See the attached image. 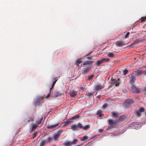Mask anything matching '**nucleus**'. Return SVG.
Here are the masks:
<instances>
[{"label": "nucleus", "instance_id": "a19ab883", "mask_svg": "<svg viewBox=\"0 0 146 146\" xmlns=\"http://www.w3.org/2000/svg\"><path fill=\"white\" fill-rule=\"evenodd\" d=\"M50 93H51V90H50L47 96L46 97V98H48L49 97L50 95Z\"/></svg>", "mask_w": 146, "mask_h": 146}, {"label": "nucleus", "instance_id": "0eeeda50", "mask_svg": "<svg viewBox=\"0 0 146 146\" xmlns=\"http://www.w3.org/2000/svg\"><path fill=\"white\" fill-rule=\"evenodd\" d=\"M59 123H57L51 125H48L47 128L48 129H54L58 125Z\"/></svg>", "mask_w": 146, "mask_h": 146}, {"label": "nucleus", "instance_id": "f03ea898", "mask_svg": "<svg viewBox=\"0 0 146 146\" xmlns=\"http://www.w3.org/2000/svg\"><path fill=\"white\" fill-rule=\"evenodd\" d=\"M109 125V127L110 128H112L115 127L116 125V121H113L112 119H109L108 120Z\"/></svg>", "mask_w": 146, "mask_h": 146}, {"label": "nucleus", "instance_id": "4d7b16f0", "mask_svg": "<svg viewBox=\"0 0 146 146\" xmlns=\"http://www.w3.org/2000/svg\"><path fill=\"white\" fill-rule=\"evenodd\" d=\"M29 121H30V120H28V122H29Z\"/></svg>", "mask_w": 146, "mask_h": 146}, {"label": "nucleus", "instance_id": "423d86ee", "mask_svg": "<svg viewBox=\"0 0 146 146\" xmlns=\"http://www.w3.org/2000/svg\"><path fill=\"white\" fill-rule=\"evenodd\" d=\"M73 121L70 118V119H68L66 121L64 122V126H67L68 125H70L71 123H73Z\"/></svg>", "mask_w": 146, "mask_h": 146}, {"label": "nucleus", "instance_id": "864d4df0", "mask_svg": "<svg viewBox=\"0 0 146 146\" xmlns=\"http://www.w3.org/2000/svg\"><path fill=\"white\" fill-rule=\"evenodd\" d=\"M34 135H35V136H34V137H35V136H36V133L34 134Z\"/></svg>", "mask_w": 146, "mask_h": 146}, {"label": "nucleus", "instance_id": "7ed1b4c3", "mask_svg": "<svg viewBox=\"0 0 146 146\" xmlns=\"http://www.w3.org/2000/svg\"><path fill=\"white\" fill-rule=\"evenodd\" d=\"M91 69V66H87L84 67L82 71V73L83 74H86Z\"/></svg>", "mask_w": 146, "mask_h": 146}, {"label": "nucleus", "instance_id": "6e6552de", "mask_svg": "<svg viewBox=\"0 0 146 146\" xmlns=\"http://www.w3.org/2000/svg\"><path fill=\"white\" fill-rule=\"evenodd\" d=\"M112 84H113V85H115V86H119L120 84L119 82V79H118L115 80H113L112 82Z\"/></svg>", "mask_w": 146, "mask_h": 146}, {"label": "nucleus", "instance_id": "5fc2aeb1", "mask_svg": "<svg viewBox=\"0 0 146 146\" xmlns=\"http://www.w3.org/2000/svg\"><path fill=\"white\" fill-rule=\"evenodd\" d=\"M90 53H91V52H90V53L89 54H88L87 55H86V56H87L88 55H89V54Z\"/></svg>", "mask_w": 146, "mask_h": 146}, {"label": "nucleus", "instance_id": "5701e85b", "mask_svg": "<svg viewBox=\"0 0 146 146\" xmlns=\"http://www.w3.org/2000/svg\"><path fill=\"white\" fill-rule=\"evenodd\" d=\"M38 125L36 123L34 125H33L32 127L31 131H33L35 130L38 127Z\"/></svg>", "mask_w": 146, "mask_h": 146}, {"label": "nucleus", "instance_id": "58836bf2", "mask_svg": "<svg viewBox=\"0 0 146 146\" xmlns=\"http://www.w3.org/2000/svg\"><path fill=\"white\" fill-rule=\"evenodd\" d=\"M144 109L143 108H141L139 109V110L141 112H143L144 111Z\"/></svg>", "mask_w": 146, "mask_h": 146}, {"label": "nucleus", "instance_id": "4468645a", "mask_svg": "<svg viewBox=\"0 0 146 146\" xmlns=\"http://www.w3.org/2000/svg\"><path fill=\"white\" fill-rule=\"evenodd\" d=\"M103 88V86L100 85H96L95 87V89L96 90H98L100 89H101Z\"/></svg>", "mask_w": 146, "mask_h": 146}, {"label": "nucleus", "instance_id": "9d476101", "mask_svg": "<svg viewBox=\"0 0 146 146\" xmlns=\"http://www.w3.org/2000/svg\"><path fill=\"white\" fill-rule=\"evenodd\" d=\"M42 98L41 97H40L35 102V105L36 106L38 105L39 104L40 102L42 100Z\"/></svg>", "mask_w": 146, "mask_h": 146}, {"label": "nucleus", "instance_id": "8fccbe9b", "mask_svg": "<svg viewBox=\"0 0 146 146\" xmlns=\"http://www.w3.org/2000/svg\"><path fill=\"white\" fill-rule=\"evenodd\" d=\"M128 37V32L127 33H126V34L125 35V38H127Z\"/></svg>", "mask_w": 146, "mask_h": 146}, {"label": "nucleus", "instance_id": "cd10ccee", "mask_svg": "<svg viewBox=\"0 0 146 146\" xmlns=\"http://www.w3.org/2000/svg\"><path fill=\"white\" fill-rule=\"evenodd\" d=\"M88 136H84L83 137L80 138V140L82 141H83L85 140L86 139H88Z\"/></svg>", "mask_w": 146, "mask_h": 146}, {"label": "nucleus", "instance_id": "7c9ffc66", "mask_svg": "<svg viewBox=\"0 0 146 146\" xmlns=\"http://www.w3.org/2000/svg\"><path fill=\"white\" fill-rule=\"evenodd\" d=\"M112 115L115 118H116L118 117V115L117 113L113 112L112 113Z\"/></svg>", "mask_w": 146, "mask_h": 146}, {"label": "nucleus", "instance_id": "a18cd8bd", "mask_svg": "<svg viewBox=\"0 0 146 146\" xmlns=\"http://www.w3.org/2000/svg\"><path fill=\"white\" fill-rule=\"evenodd\" d=\"M86 94L88 96H90L93 95V93H88Z\"/></svg>", "mask_w": 146, "mask_h": 146}, {"label": "nucleus", "instance_id": "39448f33", "mask_svg": "<svg viewBox=\"0 0 146 146\" xmlns=\"http://www.w3.org/2000/svg\"><path fill=\"white\" fill-rule=\"evenodd\" d=\"M132 92L136 94H138L140 93L139 90L134 85H133L131 88Z\"/></svg>", "mask_w": 146, "mask_h": 146}, {"label": "nucleus", "instance_id": "c756f323", "mask_svg": "<svg viewBox=\"0 0 146 146\" xmlns=\"http://www.w3.org/2000/svg\"><path fill=\"white\" fill-rule=\"evenodd\" d=\"M57 79L55 80V81L53 82L52 84V87L50 89V90H51L52 89L54 86V85L56 83V82L57 81Z\"/></svg>", "mask_w": 146, "mask_h": 146}, {"label": "nucleus", "instance_id": "49530a36", "mask_svg": "<svg viewBox=\"0 0 146 146\" xmlns=\"http://www.w3.org/2000/svg\"><path fill=\"white\" fill-rule=\"evenodd\" d=\"M143 91L145 94H146V88L143 90Z\"/></svg>", "mask_w": 146, "mask_h": 146}, {"label": "nucleus", "instance_id": "f3484780", "mask_svg": "<svg viewBox=\"0 0 146 146\" xmlns=\"http://www.w3.org/2000/svg\"><path fill=\"white\" fill-rule=\"evenodd\" d=\"M102 63L105 62H109L110 59L108 58H104L101 59Z\"/></svg>", "mask_w": 146, "mask_h": 146}, {"label": "nucleus", "instance_id": "79ce46f5", "mask_svg": "<svg viewBox=\"0 0 146 146\" xmlns=\"http://www.w3.org/2000/svg\"><path fill=\"white\" fill-rule=\"evenodd\" d=\"M52 139V138L50 137H49L47 140V143H49L51 142V140Z\"/></svg>", "mask_w": 146, "mask_h": 146}, {"label": "nucleus", "instance_id": "603ef678", "mask_svg": "<svg viewBox=\"0 0 146 146\" xmlns=\"http://www.w3.org/2000/svg\"><path fill=\"white\" fill-rule=\"evenodd\" d=\"M31 121H33L34 119H31Z\"/></svg>", "mask_w": 146, "mask_h": 146}, {"label": "nucleus", "instance_id": "2eb2a0df", "mask_svg": "<svg viewBox=\"0 0 146 146\" xmlns=\"http://www.w3.org/2000/svg\"><path fill=\"white\" fill-rule=\"evenodd\" d=\"M60 133L58 131L54 135V138L55 140L58 138L60 136Z\"/></svg>", "mask_w": 146, "mask_h": 146}, {"label": "nucleus", "instance_id": "2f4dec72", "mask_svg": "<svg viewBox=\"0 0 146 146\" xmlns=\"http://www.w3.org/2000/svg\"><path fill=\"white\" fill-rule=\"evenodd\" d=\"M94 76L93 75H92L90 76H88V78L87 79V80L90 81L91 80H92L93 79V77Z\"/></svg>", "mask_w": 146, "mask_h": 146}, {"label": "nucleus", "instance_id": "c85d7f7f", "mask_svg": "<svg viewBox=\"0 0 146 146\" xmlns=\"http://www.w3.org/2000/svg\"><path fill=\"white\" fill-rule=\"evenodd\" d=\"M123 105L125 107L128 106V99H126L125 100L124 102L123 103Z\"/></svg>", "mask_w": 146, "mask_h": 146}, {"label": "nucleus", "instance_id": "b1692460", "mask_svg": "<svg viewBox=\"0 0 146 146\" xmlns=\"http://www.w3.org/2000/svg\"><path fill=\"white\" fill-rule=\"evenodd\" d=\"M102 63V62L101 59L100 60H98L97 63L95 64L94 65H96L97 66H98Z\"/></svg>", "mask_w": 146, "mask_h": 146}, {"label": "nucleus", "instance_id": "f8f14e48", "mask_svg": "<svg viewBox=\"0 0 146 146\" xmlns=\"http://www.w3.org/2000/svg\"><path fill=\"white\" fill-rule=\"evenodd\" d=\"M71 129L73 131H76L78 130L77 125L76 124L72 125L71 126Z\"/></svg>", "mask_w": 146, "mask_h": 146}, {"label": "nucleus", "instance_id": "dca6fc26", "mask_svg": "<svg viewBox=\"0 0 146 146\" xmlns=\"http://www.w3.org/2000/svg\"><path fill=\"white\" fill-rule=\"evenodd\" d=\"M102 111L101 110H99L97 112L96 114L99 115L100 117H101L103 115V114H102Z\"/></svg>", "mask_w": 146, "mask_h": 146}, {"label": "nucleus", "instance_id": "412c9836", "mask_svg": "<svg viewBox=\"0 0 146 146\" xmlns=\"http://www.w3.org/2000/svg\"><path fill=\"white\" fill-rule=\"evenodd\" d=\"M133 100L131 99H128V106L131 105L134 103Z\"/></svg>", "mask_w": 146, "mask_h": 146}, {"label": "nucleus", "instance_id": "6ab92c4d", "mask_svg": "<svg viewBox=\"0 0 146 146\" xmlns=\"http://www.w3.org/2000/svg\"><path fill=\"white\" fill-rule=\"evenodd\" d=\"M72 145L71 142L70 141H67L64 143V146H71Z\"/></svg>", "mask_w": 146, "mask_h": 146}, {"label": "nucleus", "instance_id": "c9c22d12", "mask_svg": "<svg viewBox=\"0 0 146 146\" xmlns=\"http://www.w3.org/2000/svg\"><path fill=\"white\" fill-rule=\"evenodd\" d=\"M125 117V115H122L120 117L119 119L120 121H122L124 119Z\"/></svg>", "mask_w": 146, "mask_h": 146}, {"label": "nucleus", "instance_id": "a211bd4d", "mask_svg": "<svg viewBox=\"0 0 146 146\" xmlns=\"http://www.w3.org/2000/svg\"><path fill=\"white\" fill-rule=\"evenodd\" d=\"M81 59H78L75 62V64L77 66H78L80 63L82 62V61L81 60Z\"/></svg>", "mask_w": 146, "mask_h": 146}, {"label": "nucleus", "instance_id": "de8ad7c7", "mask_svg": "<svg viewBox=\"0 0 146 146\" xmlns=\"http://www.w3.org/2000/svg\"><path fill=\"white\" fill-rule=\"evenodd\" d=\"M98 131L100 132H102L103 131V130L102 129H100Z\"/></svg>", "mask_w": 146, "mask_h": 146}, {"label": "nucleus", "instance_id": "ea45409f", "mask_svg": "<svg viewBox=\"0 0 146 146\" xmlns=\"http://www.w3.org/2000/svg\"><path fill=\"white\" fill-rule=\"evenodd\" d=\"M140 112H141L139 111H137L136 114H137V116L138 117H140L141 116V114Z\"/></svg>", "mask_w": 146, "mask_h": 146}, {"label": "nucleus", "instance_id": "1a4fd4ad", "mask_svg": "<svg viewBox=\"0 0 146 146\" xmlns=\"http://www.w3.org/2000/svg\"><path fill=\"white\" fill-rule=\"evenodd\" d=\"M43 119V118L42 116L41 117H38V120L36 121V123L38 125L40 124L41 123Z\"/></svg>", "mask_w": 146, "mask_h": 146}, {"label": "nucleus", "instance_id": "393cba45", "mask_svg": "<svg viewBox=\"0 0 146 146\" xmlns=\"http://www.w3.org/2000/svg\"><path fill=\"white\" fill-rule=\"evenodd\" d=\"M46 141L45 140H42L41 141L40 143V146H43L45 145Z\"/></svg>", "mask_w": 146, "mask_h": 146}, {"label": "nucleus", "instance_id": "37998d69", "mask_svg": "<svg viewBox=\"0 0 146 146\" xmlns=\"http://www.w3.org/2000/svg\"><path fill=\"white\" fill-rule=\"evenodd\" d=\"M123 74L124 75H126L128 73V70L125 69L123 71Z\"/></svg>", "mask_w": 146, "mask_h": 146}, {"label": "nucleus", "instance_id": "e433bc0d", "mask_svg": "<svg viewBox=\"0 0 146 146\" xmlns=\"http://www.w3.org/2000/svg\"><path fill=\"white\" fill-rule=\"evenodd\" d=\"M137 42V41H135L134 42H133V44H131V45H130L129 46H128V48H132L134 46V45L135 44L134 42Z\"/></svg>", "mask_w": 146, "mask_h": 146}, {"label": "nucleus", "instance_id": "ddd939ff", "mask_svg": "<svg viewBox=\"0 0 146 146\" xmlns=\"http://www.w3.org/2000/svg\"><path fill=\"white\" fill-rule=\"evenodd\" d=\"M77 94V92L73 91L72 92H71L70 93V96L72 97H74L76 96Z\"/></svg>", "mask_w": 146, "mask_h": 146}, {"label": "nucleus", "instance_id": "20e7f679", "mask_svg": "<svg viewBox=\"0 0 146 146\" xmlns=\"http://www.w3.org/2000/svg\"><path fill=\"white\" fill-rule=\"evenodd\" d=\"M136 76L135 74H133L130 77V83L132 85L136 80Z\"/></svg>", "mask_w": 146, "mask_h": 146}, {"label": "nucleus", "instance_id": "09e8293b", "mask_svg": "<svg viewBox=\"0 0 146 146\" xmlns=\"http://www.w3.org/2000/svg\"><path fill=\"white\" fill-rule=\"evenodd\" d=\"M87 58L88 59H89V60H92V57H87Z\"/></svg>", "mask_w": 146, "mask_h": 146}, {"label": "nucleus", "instance_id": "473e14b6", "mask_svg": "<svg viewBox=\"0 0 146 146\" xmlns=\"http://www.w3.org/2000/svg\"><path fill=\"white\" fill-rule=\"evenodd\" d=\"M90 127V126L89 125H86L85 126H83V129L84 130H86L88 129H89Z\"/></svg>", "mask_w": 146, "mask_h": 146}, {"label": "nucleus", "instance_id": "6e6d98bb", "mask_svg": "<svg viewBox=\"0 0 146 146\" xmlns=\"http://www.w3.org/2000/svg\"><path fill=\"white\" fill-rule=\"evenodd\" d=\"M128 35H129V32H128Z\"/></svg>", "mask_w": 146, "mask_h": 146}, {"label": "nucleus", "instance_id": "9b49d317", "mask_svg": "<svg viewBox=\"0 0 146 146\" xmlns=\"http://www.w3.org/2000/svg\"><path fill=\"white\" fill-rule=\"evenodd\" d=\"M116 45L117 46H121L124 45V42L123 41H117L116 43Z\"/></svg>", "mask_w": 146, "mask_h": 146}, {"label": "nucleus", "instance_id": "72a5a7b5", "mask_svg": "<svg viewBox=\"0 0 146 146\" xmlns=\"http://www.w3.org/2000/svg\"><path fill=\"white\" fill-rule=\"evenodd\" d=\"M78 126V128H79L80 129H83V126L80 123H79L77 125Z\"/></svg>", "mask_w": 146, "mask_h": 146}, {"label": "nucleus", "instance_id": "f704fd0d", "mask_svg": "<svg viewBox=\"0 0 146 146\" xmlns=\"http://www.w3.org/2000/svg\"><path fill=\"white\" fill-rule=\"evenodd\" d=\"M77 141H78L77 139H75L73 140V141L72 142H71L72 143V145H75V144H76V143L77 142Z\"/></svg>", "mask_w": 146, "mask_h": 146}, {"label": "nucleus", "instance_id": "aec40b11", "mask_svg": "<svg viewBox=\"0 0 146 146\" xmlns=\"http://www.w3.org/2000/svg\"><path fill=\"white\" fill-rule=\"evenodd\" d=\"M115 54L112 52H109L108 54V56L109 57H114L115 56Z\"/></svg>", "mask_w": 146, "mask_h": 146}, {"label": "nucleus", "instance_id": "3c124183", "mask_svg": "<svg viewBox=\"0 0 146 146\" xmlns=\"http://www.w3.org/2000/svg\"><path fill=\"white\" fill-rule=\"evenodd\" d=\"M143 73L144 75H146V70L144 71Z\"/></svg>", "mask_w": 146, "mask_h": 146}, {"label": "nucleus", "instance_id": "4c0bfd02", "mask_svg": "<svg viewBox=\"0 0 146 146\" xmlns=\"http://www.w3.org/2000/svg\"><path fill=\"white\" fill-rule=\"evenodd\" d=\"M146 19V17H142L141 18V20L140 21L141 22H142L143 21H145Z\"/></svg>", "mask_w": 146, "mask_h": 146}, {"label": "nucleus", "instance_id": "bb28decb", "mask_svg": "<svg viewBox=\"0 0 146 146\" xmlns=\"http://www.w3.org/2000/svg\"><path fill=\"white\" fill-rule=\"evenodd\" d=\"M80 116L79 115H77L74 116L72 117L71 119L72 120L73 119L76 120Z\"/></svg>", "mask_w": 146, "mask_h": 146}, {"label": "nucleus", "instance_id": "c03bdc74", "mask_svg": "<svg viewBox=\"0 0 146 146\" xmlns=\"http://www.w3.org/2000/svg\"><path fill=\"white\" fill-rule=\"evenodd\" d=\"M108 104L107 103H105L102 106V108L103 109H105L106 107L108 106Z\"/></svg>", "mask_w": 146, "mask_h": 146}, {"label": "nucleus", "instance_id": "a878e982", "mask_svg": "<svg viewBox=\"0 0 146 146\" xmlns=\"http://www.w3.org/2000/svg\"><path fill=\"white\" fill-rule=\"evenodd\" d=\"M135 72L137 75H140L143 73V72L141 70H139L137 71H135Z\"/></svg>", "mask_w": 146, "mask_h": 146}, {"label": "nucleus", "instance_id": "4be33fe9", "mask_svg": "<svg viewBox=\"0 0 146 146\" xmlns=\"http://www.w3.org/2000/svg\"><path fill=\"white\" fill-rule=\"evenodd\" d=\"M93 62L92 61H86L84 62L83 64V65H86L89 64L90 65Z\"/></svg>", "mask_w": 146, "mask_h": 146}, {"label": "nucleus", "instance_id": "f257e3e1", "mask_svg": "<svg viewBox=\"0 0 146 146\" xmlns=\"http://www.w3.org/2000/svg\"><path fill=\"white\" fill-rule=\"evenodd\" d=\"M139 124L137 122H135L130 124L129 127L135 129H137L139 127Z\"/></svg>", "mask_w": 146, "mask_h": 146}]
</instances>
